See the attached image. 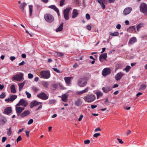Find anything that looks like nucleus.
<instances>
[{"label":"nucleus","instance_id":"obj_1","mask_svg":"<svg viewBox=\"0 0 147 147\" xmlns=\"http://www.w3.org/2000/svg\"><path fill=\"white\" fill-rule=\"evenodd\" d=\"M87 79L86 78H84L80 79L77 82L78 86L81 87H85L87 84Z\"/></svg>","mask_w":147,"mask_h":147},{"label":"nucleus","instance_id":"obj_2","mask_svg":"<svg viewBox=\"0 0 147 147\" xmlns=\"http://www.w3.org/2000/svg\"><path fill=\"white\" fill-rule=\"evenodd\" d=\"M96 97L95 95L91 94H88L85 96L84 99L85 102L90 103L93 101L95 99Z\"/></svg>","mask_w":147,"mask_h":147},{"label":"nucleus","instance_id":"obj_3","mask_svg":"<svg viewBox=\"0 0 147 147\" xmlns=\"http://www.w3.org/2000/svg\"><path fill=\"white\" fill-rule=\"evenodd\" d=\"M40 76L41 78L47 79L50 76V72L49 71H42L40 73Z\"/></svg>","mask_w":147,"mask_h":147},{"label":"nucleus","instance_id":"obj_4","mask_svg":"<svg viewBox=\"0 0 147 147\" xmlns=\"http://www.w3.org/2000/svg\"><path fill=\"white\" fill-rule=\"evenodd\" d=\"M140 11L145 15H147V5L144 3H142L140 6Z\"/></svg>","mask_w":147,"mask_h":147},{"label":"nucleus","instance_id":"obj_5","mask_svg":"<svg viewBox=\"0 0 147 147\" xmlns=\"http://www.w3.org/2000/svg\"><path fill=\"white\" fill-rule=\"evenodd\" d=\"M23 78V74L20 73V74L14 75L12 77L13 81H20Z\"/></svg>","mask_w":147,"mask_h":147},{"label":"nucleus","instance_id":"obj_6","mask_svg":"<svg viewBox=\"0 0 147 147\" xmlns=\"http://www.w3.org/2000/svg\"><path fill=\"white\" fill-rule=\"evenodd\" d=\"M45 20L48 22H51L54 20V17L53 16L49 14H45L44 16Z\"/></svg>","mask_w":147,"mask_h":147},{"label":"nucleus","instance_id":"obj_7","mask_svg":"<svg viewBox=\"0 0 147 147\" xmlns=\"http://www.w3.org/2000/svg\"><path fill=\"white\" fill-rule=\"evenodd\" d=\"M71 9V7H68L65 9L63 11L64 18L65 20H67L69 19V14L70 10Z\"/></svg>","mask_w":147,"mask_h":147},{"label":"nucleus","instance_id":"obj_8","mask_svg":"<svg viewBox=\"0 0 147 147\" xmlns=\"http://www.w3.org/2000/svg\"><path fill=\"white\" fill-rule=\"evenodd\" d=\"M20 106L17 105V104L16 105V113L18 115L21 114L22 111L25 109L24 107H21Z\"/></svg>","mask_w":147,"mask_h":147},{"label":"nucleus","instance_id":"obj_9","mask_svg":"<svg viewBox=\"0 0 147 147\" xmlns=\"http://www.w3.org/2000/svg\"><path fill=\"white\" fill-rule=\"evenodd\" d=\"M37 97L40 98L43 100H46L48 98V96L44 92H42L37 95Z\"/></svg>","mask_w":147,"mask_h":147},{"label":"nucleus","instance_id":"obj_10","mask_svg":"<svg viewBox=\"0 0 147 147\" xmlns=\"http://www.w3.org/2000/svg\"><path fill=\"white\" fill-rule=\"evenodd\" d=\"M28 105V103L24 99H21L19 101V102L17 104V105H22L24 107H26Z\"/></svg>","mask_w":147,"mask_h":147},{"label":"nucleus","instance_id":"obj_11","mask_svg":"<svg viewBox=\"0 0 147 147\" xmlns=\"http://www.w3.org/2000/svg\"><path fill=\"white\" fill-rule=\"evenodd\" d=\"M107 58V53L102 54L99 56V60L101 62H104L103 60H106Z\"/></svg>","mask_w":147,"mask_h":147},{"label":"nucleus","instance_id":"obj_12","mask_svg":"<svg viewBox=\"0 0 147 147\" xmlns=\"http://www.w3.org/2000/svg\"><path fill=\"white\" fill-rule=\"evenodd\" d=\"M110 69L108 68H105L102 71V75L103 76H105L110 74Z\"/></svg>","mask_w":147,"mask_h":147},{"label":"nucleus","instance_id":"obj_13","mask_svg":"<svg viewBox=\"0 0 147 147\" xmlns=\"http://www.w3.org/2000/svg\"><path fill=\"white\" fill-rule=\"evenodd\" d=\"M132 10V8L131 7H127L125 8L123 11V14L126 16L129 14Z\"/></svg>","mask_w":147,"mask_h":147},{"label":"nucleus","instance_id":"obj_14","mask_svg":"<svg viewBox=\"0 0 147 147\" xmlns=\"http://www.w3.org/2000/svg\"><path fill=\"white\" fill-rule=\"evenodd\" d=\"M12 112L11 108L9 107L6 108L4 110L3 113L5 114L8 115Z\"/></svg>","mask_w":147,"mask_h":147},{"label":"nucleus","instance_id":"obj_15","mask_svg":"<svg viewBox=\"0 0 147 147\" xmlns=\"http://www.w3.org/2000/svg\"><path fill=\"white\" fill-rule=\"evenodd\" d=\"M30 113L29 110L25 111L21 113L20 116L22 117H26L30 114Z\"/></svg>","mask_w":147,"mask_h":147},{"label":"nucleus","instance_id":"obj_16","mask_svg":"<svg viewBox=\"0 0 147 147\" xmlns=\"http://www.w3.org/2000/svg\"><path fill=\"white\" fill-rule=\"evenodd\" d=\"M112 88H111L110 86H107L105 87H103L102 88V90L105 93H107L111 90H112Z\"/></svg>","mask_w":147,"mask_h":147},{"label":"nucleus","instance_id":"obj_17","mask_svg":"<svg viewBox=\"0 0 147 147\" xmlns=\"http://www.w3.org/2000/svg\"><path fill=\"white\" fill-rule=\"evenodd\" d=\"M78 13L77 10L76 9H74L73 10L72 13L71 17L73 18H74L77 17L78 15Z\"/></svg>","mask_w":147,"mask_h":147},{"label":"nucleus","instance_id":"obj_18","mask_svg":"<svg viewBox=\"0 0 147 147\" xmlns=\"http://www.w3.org/2000/svg\"><path fill=\"white\" fill-rule=\"evenodd\" d=\"M73 78L72 77H65L64 79L66 84H69L71 82V79Z\"/></svg>","mask_w":147,"mask_h":147},{"label":"nucleus","instance_id":"obj_19","mask_svg":"<svg viewBox=\"0 0 147 147\" xmlns=\"http://www.w3.org/2000/svg\"><path fill=\"white\" fill-rule=\"evenodd\" d=\"M123 74L121 72L118 73L115 76V79L116 80H119L123 76Z\"/></svg>","mask_w":147,"mask_h":147},{"label":"nucleus","instance_id":"obj_20","mask_svg":"<svg viewBox=\"0 0 147 147\" xmlns=\"http://www.w3.org/2000/svg\"><path fill=\"white\" fill-rule=\"evenodd\" d=\"M40 104V102L34 101L31 102L30 104V108H32L34 106L39 105Z\"/></svg>","mask_w":147,"mask_h":147},{"label":"nucleus","instance_id":"obj_21","mask_svg":"<svg viewBox=\"0 0 147 147\" xmlns=\"http://www.w3.org/2000/svg\"><path fill=\"white\" fill-rule=\"evenodd\" d=\"M128 30L130 32H134L136 31V27L135 26H132L129 27L128 29Z\"/></svg>","mask_w":147,"mask_h":147},{"label":"nucleus","instance_id":"obj_22","mask_svg":"<svg viewBox=\"0 0 147 147\" xmlns=\"http://www.w3.org/2000/svg\"><path fill=\"white\" fill-rule=\"evenodd\" d=\"M96 1H97L98 3L100 4V5L102 8L104 9L105 8V4L103 3V1H105V0H96Z\"/></svg>","mask_w":147,"mask_h":147},{"label":"nucleus","instance_id":"obj_23","mask_svg":"<svg viewBox=\"0 0 147 147\" xmlns=\"http://www.w3.org/2000/svg\"><path fill=\"white\" fill-rule=\"evenodd\" d=\"M68 95L66 94H63L62 95V100L64 102H67V101Z\"/></svg>","mask_w":147,"mask_h":147},{"label":"nucleus","instance_id":"obj_24","mask_svg":"<svg viewBox=\"0 0 147 147\" xmlns=\"http://www.w3.org/2000/svg\"><path fill=\"white\" fill-rule=\"evenodd\" d=\"M7 119L5 117H3L0 119V124L3 125L5 124L7 122Z\"/></svg>","mask_w":147,"mask_h":147},{"label":"nucleus","instance_id":"obj_25","mask_svg":"<svg viewBox=\"0 0 147 147\" xmlns=\"http://www.w3.org/2000/svg\"><path fill=\"white\" fill-rule=\"evenodd\" d=\"M82 102L80 98H78L75 102V104L76 106H80L82 104Z\"/></svg>","mask_w":147,"mask_h":147},{"label":"nucleus","instance_id":"obj_26","mask_svg":"<svg viewBox=\"0 0 147 147\" xmlns=\"http://www.w3.org/2000/svg\"><path fill=\"white\" fill-rule=\"evenodd\" d=\"M137 41L136 37H133L130 38L129 41V43L130 44H133Z\"/></svg>","mask_w":147,"mask_h":147},{"label":"nucleus","instance_id":"obj_27","mask_svg":"<svg viewBox=\"0 0 147 147\" xmlns=\"http://www.w3.org/2000/svg\"><path fill=\"white\" fill-rule=\"evenodd\" d=\"M11 92L13 93H16V90L15 89V85L12 84L11 85Z\"/></svg>","mask_w":147,"mask_h":147},{"label":"nucleus","instance_id":"obj_28","mask_svg":"<svg viewBox=\"0 0 147 147\" xmlns=\"http://www.w3.org/2000/svg\"><path fill=\"white\" fill-rule=\"evenodd\" d=\"M63 23H61L59 26L56 30V32L61 31L63 29Z\"/></svg>","mask_w":147,"mask_h":147},{"label":"nucleus","instance_id":"obj_29","mask_svg":"<svg viewBox=\"0 0 147 147\" xmlns=\"http://www.w3.org/2000/svg\"><path fill=\"white\" fill-rule=\"evenodd\" d=\"M26 81H24L23 82L20 84H19V91H20V90L22 89Z\"/></svg>","mask_w":147,"mask_h":147},{"label":"nucleus","instance_id":"obj_30","mask_svg":"<svg viewBox=\"0 0 147 147\" xmlns=\"http://www.w3.org/2000/svg\"><path fill=\"white\" fill-rule=\"evenodd\" d=\"M49 8L53 9L55 11H57L58 12V9L54 5H51L48 6Z\"/></svg>","mask_w":147,"mask_h":147},{"label":"nucleus","instance_id":"obj_31","mask_svg":"<svg viewBox=\"0 0 147 147\" xmlns=\"http://www.w3.org/2000/svg\"><path fill=\"white\" fill-rule=\"evenodd\" d=\"M26 4L24 2L22 3L19 6L20 8L22 9V12H24V8L26 6Z\"/></svg>","mask_w":147,"mask_h":147},{"label":"nucleus","instance_id":"obj_32","mask_svg":"<svg viewBox=\"0 0 147 147\" xmlns=\"http://www.w3.org/2000/svg\"><path fill=\"white\" fill-rule=\"evenodd\" d=\"M144 25V24L143 23H140L139 24L136 26L137 30L139 31L140 29L143 27Z\"/></svg>","mask_w":147,"mask_h":147},{"label":"nucleus","instance_id":"obj_33","mask_svg":"<svg viewBox=\"0 0 147 147\" xmlns=\"http://www.w3.org/2000/svg\"><path fill=\"white\" fill-rule=\"evenodd\" d=\"M119 34V33L118 32H115L113 33L109 32V35L113 36H117Z\"/></svg>","mask_w":147,"mask_h":147},{"label":"nucleus","instance_id":"obj_34","mask_svg":"<svg viewBox=\"0 0 147 147\" xmlns=\"http://www.w3.org/2000/svg\"><path fill=\"white\" fill-rule=\"evenodd\" d=\"M17 97L16 95H11L10 96V99L11 101H13L15 99H16Z\"/></svg>","mask_w":147,"mask_h":147},{"label":"nucleus","instance_id":"obj_35","mask_svg":"<svg viewBox=\"0 0 147 147\" xmlns=\"http://www.w3.org/2000/svg\"><path fill=\"white\" fill-rule=\"evenodd\" d=\"M29 7L30 12V16H31L32 12L33 6L32 5H29Z\"/></svg>","mask_w":147,"mask_h":147},{"label":"nucleus","instance_id":"obj_36","mask_svg":"<svg viewBox=\"0 0 147 147\" xmlns=\"http://www.w3.org/2000/svg\"><path fill=\"white\" fill-rule=\"evenodd\" d=\"M131 68V67L129 65H127L123 70H125L126 72H127Z\"/></svg>","mask_w":147,"mask_h":147},{"label":"nucleus","instance_id":"obj_37","mask_svg":"<svg viewBox=\"0 0 147 147\" xmlns=\"http://www.w3.org/2000/svg\"><path fill=\"white\" fill-rule=\"evenodd\" d=\"M56 102V100L55 99H52L50 100L49 102L48 103V104L49 105H51V104H53L55 103Z\"/></svg>","mask_w":147,"mask_h":147},{"label":"nucleus","instance_id":"obj_38","mask_svg":"<svg viewBox=\"0 0 147 147\" xmlns=\"http://www.w3.org/2000/svg\"><path fill=\"white\" fill-rule=\"evenodd\" d=\"M42 84L46 88H47L49 84L48 82H42Z\"/></svg>","mask_w":147,"mask_h":147},{"label":"nucleus","instance_id":"obj_39","mask_svg":"<svg viewBox=\"0 0 147 147\" xmlns=\"http://www.w3.org/2000/svg\"><path fill=\"white\" fill-rule=\"evenodd\" d=\"M97 98H98L102 96V93L100 92H97L96 93Z\"/></svg>","mask_w":147,"mask_h":147},{"label":"nucleus","instance_id":"obj_40","mask_svg":"<svg viewBox=\"0 0 147 147\" xmlns=\"http://www.w3.org/2000/svg\"><path fill=\"white\" fill-rule=\"evenodd\" d=\"M56 54L58 56L61 57L64 55V54L62 53L59 52H56Z\"/></svg>","mask_w":147,"mask_h":147},{"label":"nucleus","instance_id":"obj_41","mask_svg":"<svg viewBox=\"0 0 147 147\" xmlns=\"http://www.w3.org/2000/svg\"><path fill=\"white\" fill-rule=\"evenodd\" d=\"M146 88V85L144 84L140 86V88L141 90H144Z\"/></svg>","mask_w":147,"mask_h":147},{"label":"nucleus","instance_id":"obj_42","mask_svg":"<svg viewBox=\"0 0 147 147\" xmlns=\"http://www.w3.org/2000/svg\"><path fill=\"white\" fill-rule=\"evenodd\" d=\"M65 0H61L60 1V6H63L64 4Z\"/></svg>","mask_w":147,"mask_h":147},{"label":"nucleus","instance_id":"obj_43","mask_svg":"<svg viewBox=\"0 0 147 147\" xmlns=\"http://www.w3.org/2000/svg\"><path fill=\"white\" fill-rule=\"evenodd\" d=\"M11 127H10L8 129V131L7 132V135L9 136H10L11 134Z\"/></svg>","mask_w":147,"mask_h":147},{"label":"nucleus","instance_id":"obj_44","mask_svg":"<svg viewBox=\"0 0 147 147\" xmlns=\"http://www.w3.org/2000/svg\"><path fill=\"white\" fill-rule=\"evenodd\" d=\"M5 96H6V95L5 94V93L3 92L0 95V98H3Z\"/></svg>","mask_w":147,"mask_h":147},{"label":"nucleus","instance_id":"obj_45","mask_svg":"<svg viewBox=\"0 0 147 147\" xmlns=\"http://www.w3.org/2000/svg\"><path fill=\"white\" fill-rule=\"evenodd\" d=\"M32 89L33 91L35 92H37L39 90V89L36 87L33 86L32 88Z\"/></svg>","mask_w":147,"mask_h":147},{"label":"nucleus","instance_id":"obj_46","mask_svg":"<svg viewBox=\"0 0 147 147\" xmlns=\"http://www.w3.org/2000/svg\"><path fill=\"white\" fill-rule=\"evenodd\" d=\"M25 93L27 95V97L28 98H29L31 97V95L30 93L27 92V91H26Z\"/></svg>","mask_w":147,"mask_h":147},{"label":"nucleus","instance_id":"obj_47","mask_svg":"<svg viewBox=\"0 0 147 147\" xmlns=\"http://www.w3.org/2000/svg\"><path fill=\"white\" fill-rule=\"evenodd\" d=\"M88 90V87H86L84 90H82V93H86L87 92Z\"/></svg>","mask_w":147,"mask_h":147},{"label":"nucleus","instance_id":"obj_48","mask_svg":"<svg viewBox=\"0 0 147 147\" xmlns=\"http://www.w3.org/2000/svg\"><path fill=\"white\" fill-rule=\"evenodd\" d=\"M100 135L99 133H96L94 134L93 137L95 138H97L98 136H100Z\"/></svg>","mask_w":147,"mask_h":147},{"label":"nucleus","instance_id":"obj_49","mask_svg":"<svg viewBox=\"0 0 147 147\" xmlns=\"http://www.w3.org/2000/svg\"><path fill=\"white\" fill-rule=\"evenodd\" d=\"M86 17L87 20H89L90 19V15L88 13H87L86 15Z\"/></svg>","mask_w":147,"mask_h":147},{"label":"nucleus","instance_id":"obj_50","mask_svg":"<svg viewBox=\"0 0 147 147\" xmlns=\"http://www.w3.org/2000/svg\"><path fill=\"white\" fill-rule=\"evenodd\" d=\"M33 122V120L32 119H30L29 121L28 122V125H30L32 124Z\"/></svg>","mask_w":147,"mask_h":147},{"label":"nucleus","instance_id":"obj_51","mask_svg":"<svg viewBox=\"0 0 147 147\" xmlns=\"http://www.w3.org/2000/svg\"><path fill=\"white\" fill-rule=\"evenodd\" d=\"M22 139L21 136H19L16 140L17 142L18 143L19 141H21L22 140Z\"/></svg>","mask_w":147,"mask_h":147},{"label":"nucleus","instance_id":"obj_52","mask_svg":"<svg viewBox=\"0 0 147 147\" xmlns=\"http://www.w3.org/2000/svg\"><path fill=\"white\" fill-rule=\"evenodd\" d=\"M33 76L32 74L29 73L28 74V78L29 79H32L33 78Z\"/></svg>","mask_w":147,"mask_h":147},{"label":"nucleus","instance_id":"obj_53","mask_svg":"<svg viewBox=\"0 0 147 147\" xmlns=\"http://www.w3.org/2000/svg\"><path fill=\"white\" fill-rule=\"evenodd\" d=\"M84 143L85 144H88L90 143V141L89 140H84Z\"/></svg>","mask_w":147,"mask_h":147},{"label":"nucleus","instance_id":"obj_54","mask_svg":"<svg viewBox=\"0 0 147 147\" xmlns=\"http://www.w3.org/2000/svg\"><path fill=\"white\" fill-rule=\"evenodd\" d=\"M52 86L54 89H55L57 88L58 85L57 84H54Z\"/></svg>","mask_w":147,"mask_h":147},{"label":"nucleus","instance_id":"obj_55","mask_svg":"<svg viewBox=\"0 0 147 147\" xmlns=\"http://www.w3.org/2000/svg\"><path fill=\"white\" fill-rule=\"evenodd\" d=\"M117 140H118V141L119 142V143L121 144H122L123 143V142L122 141V140L121 139H119V138H117Z\"/></svg>","mask_w":147,"mask_h":147},{"label":"nucleus","instance_id":"obj_56","mask_svg":"<svg viewBox=\"0 0 147 147\" xmlns=\"http://www.w3.org/2000/svg\"><path fill=\"white\" fill-rule=\"evenodd\" d=\"M5 101L6 102H9L11 101L10 97V98H5Z\"/></svg>","mask_w":147,"mask_h":147},{"label":"nucleus","instance_id":"obj_57","mask_svg":"<svg viewBox=\"0 0 147 147\" xmlns=\"http://www.w3.org/2000/svg\"><path fill=\"white\" fill-rule=\"evenodd\" d=\"M101 131V129L100 127L97 128L94 130L95 132H97L98 131Z\"/></svg>","mask_w":147,"mask_h":147},{"label":"nucleus","instance_id":"obj_58","mask_svg":"<svg viewBox=\"0 0 147 147\" xmlns=\"http://www.w3.org/2000/svg\"><path fill=\"white\" fill-rule=\"evenodd\" d=\"M10 59L11 61H13L16 59V57L14 56H11L10 57Z\"/></svg>","mask_w":147,"mask_h":147},{"label":"nucleus","instance_id":"obj_59","mask_svg":"<svg viewBox=\"0 0 147 147\" xmlns=\"http://www.w3.org/2000/svg\"><path fill=\"white\" fill-rule=\"evenodd\" d=\"M7 140V138L5 137H3L2 140V142H5L6 140Z\"/></svg>","mask_w":147,"mask_h":147},{"label":"nucleus","instance_id":"obj_60","mask_svg":"<svg viewBox=\"0 0 147 147\" xmlns=\"http://www.w3.org/2000/svg\"><path fill=\"white\" fill-rule=\"evenodd\" d=\"M83 117V116L82 115H81L80 116V117L79 118V119H78V120L79 121H81L82 120V119Z\"/></svg>","mask_w":147,"mask_h":147},{"label":"nucleus","instance_id":"obj_61","mask_svg":"<svg viewBox=\"0 0 147 147\" xmlns=\"http://www.w3.org/2000/svg\"><path fill=\"white\" fill-rule=\"evenodd\" d=\"M25 63V62L24 61H22L21 62L19 63V66L23 65Z\"/></svg>","mask_w":147,"mask_h":147},{"label":"nucleus","instance_id":"obj_62","mask_svg":"<svg viewBox=\"0 0 147 147\" xmlns=\"http://www.w3.org/2000/svg\"><path fill=\"white\" fill-rule=\"evenodd\" d=\"M86 28L88 30H91V26L89 25H88L87 26H86Z\"/></svg>","mask_w":147,"mask_h":147},{"label":"nucleus","instance_id":"obj_63","mask_svg":"<svg viewBox=\"0 0 147 147\" xmlns=\"http://www.w3.org/2000/svg\"><path fill=\"white\" fill-rule=\"evenodd\" d=\"M116 28L117 29H119L121 27V25L119 24H118L116 26Z\"/></svg>","mask_w":147,"mask_h":147},{"label":"nucleus","instance_id":"obj_64","mask_svg":"<svg viewBox=\"0 0 147 147\" xmlns=\"http://www.w3.org/2000/svg\"><path fill=\"white\" fill-rule=\"evenodd\" d=\"M76 4L78 5L79 4V0H74Z\"/></svg>","mask_w":147,"mask_h":147}]
</instances>
